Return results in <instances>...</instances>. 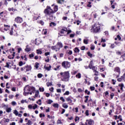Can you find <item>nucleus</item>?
Listing matches in <instances>:
<instances>
[{
  "mask_svg": "<svg viewBox=\"0 0 125 125\" xmlns=\"http://www.w3.org/2000/svg\"><path fill=\"white\" fill-rule=\"evenodd\" d=\"M29 56L30 58H33V57H34V54L32 53L31 54H29Z\"/></svg>",
  "mask_w": 125,
  "mask_h": 125,
  "instance_id": "052dcab7",
  "label": "nucleus"
},
{
  "mask_svg": "<svg viewBox=\"0 0 125 125\" xmlns=\"http://www.w3.org/2000/svg\"><path fill=\"white\" fill-rule=\"evenodd\" d=\"M57 11H58V6L56 5L54 7V11L53 10V13H56Z\"/></svg>",
  "mask_w": 125,
  "mask_h": 125,
  "instance_id": "9d476101",
  "label": "nucleus"
},
{
  "mask_svg": "<svg viewBox=\"0 0 125 125\" xmlns=\"http://www.w3.org/2000/svg\"><path fill=\"white\" fill-rule=\"evenodd\" d=\"M37 103L39 104V105H42V100H39L37 102Z\"/></svg>",
  "mask_w": 125,
  "mask_h": 125,
  "instance_id": "2f4dec72",
  "label": "nucleus"
},
{
  "mask_svg": "<svg viewBox=\"0 0 125 125\" xmlns=\"http://www.w3.org/2000/svg\"><path fill=\"white\" fill-rule=\"evenodd\" d=\"M115 71L117 72V73H121V69H120V68L118 67H116L115 68Z\"/></svg>",
  "mask_w": 125,
  "mask_h": 125,
  "instance_id": "f3484780",
  "label": "nucleus"
},
{
  "mask_svg": "<svg viewBox=\"0 0 125 125\" xmlns=\"http://www.w3.org/2000/svg\"><path fill=\"white\" fill-rule=\"evenodd\" d=\"M119 86H120V89L121 90H123V89L124 88V84H119Z\"/></svg>",
  "mask_w": 125,
  "mask_h": 125,
  "instance_id": "e433bc0d",
  "label": "nucleus"
},
{
  "mask_svg": "<svg viewBox=\"0 0 125 125\" xmlns=\"http://www.w3.org/2000/svg\"><path fill=\"white\" fill-rule=\"evenodd\" d=\"M66 101H68L69 102V101H71V102H72V100H71V98L70 97H68L66 98Z\"/></svg>",
  "mask_w": 125,
  "mask_h": 125,
  "instance_id": "6e6d98bb",
  "label": "nucleus"
},
{
  "mask_svg": "<svg viewBox=\"0 0 125 125\" xmlns=\"http://www.w3.org/2000/svg\"><path fill=\"white\" fill-rule=\"evenodd\" d=\"M44 68L47 71H50V69H51V65H49V67L44 66Z\"/></svg>",
  "mask_w": 125,
  "mask_h": 125,
  "instance_id": "2eb2a0df",
  "label": "nucleus"
},
{
  "mask_svg": "<svg viewBox=\"0 0 125 125\" xmlns=\"http://www.w3.org/2000/svg\"><path fill=\"white\" fill-rule=\"evenodd\" d=\"M117 39H118L119 41H121V40H122V38L120 35H117Z\"/></svg>",
  "mask_w": 125,
  "mask_h": 125,
  "instance_id": "4d7b16f0",
  "label": "nucleus"
},
{
  "mask_svg": "<svg viewBox=\"0 0 125 125\" xmlns=\"http://www.w3.org/2000/svg\"><path fill=\"white\" fill-rule=\"evenodd\" d=\"M44 13L45 14V16L48 15L50 20H53V10L51 9L50 6H47L46 9L44 10Z\"/></svg>",
  "mask_w": 125,
  "mask_h": 125,
  "instance_id": "f257e3e1",
  "label": "nucleus"
},
{
  "mask_svg": "<svg viewBox=\"0 0 125 125\" xmlns=\"http://www.w3.org/2000/svg\"><path fill=\"white\" fill-rule=\"evenodd\" d=\"M68 54L69 55H72V54H73V51H72V50H68Z\"/></svg>",
  "mask_w": 125,
  "mask_h": 125,
  "instance_id": "79ce46f5",
  "label": "nucleus"
},
{
  "mask_svg": "<svg viewBox=\"0 0 125 125\" xmlns=\"http://www.w3.org/2000/svg\"><path fill=\"white\" fill-rule=\"evenodd\" d=\"M104 83H103V82H101V83H100V85H101V87H103L104 86Z\"/></svg>",
  "mask_w": 125,
  "mask_h": 125,
  "instance_id": "0e129e2a",
  "label": "nucleus"
},
{
  "mask_svg": "<svg viewBox=\"0 0 125 125\" xmlns=\"http://www.w3.org/2000/svg\"><path fill=\"white\" fill-rule=\"evenodd\" d=\"M93 17L94 18H96L97 17V14H96V13H94L93 14Z\"/></svg>",
  "mask_w": 125,
  "mask_h": 125,
  "instance_id": "13d9d810",
  "label": "nucleus"
},
{
  "mask_svg": "<svg viewBox=\"0 0 125 125\" xmlns=\"http://www.w3.org/2000/svg\"><path fill=\"white\" fill-rule=\"evenodd\" d=\"M53 107H54V108H57V109H58V108H59V104H54L53 105Z\"/></svg>",
  "mask_w": 125,
  "mask_h": 125,
  "instance_id": "a211bd4d",
  "label": "nucleus"
},
{
  "mask_svg": "<svg viewBox=\"0 0 125 125\" xmlns=\"http://www.w3.org/2000/svg\"><path fill=\"white\" fill-rule=\"evenodd\" d=\"M56 45L57 46V45L59 46V48H58V50H60V49L63 47V44L61 42H58L57 43Z\"/></svg>",
  "mask_w": 125,
  "mask_h": 125,
  "instance_id": "0eeeda50",
  "label": "nucleus"
},
{
  "mask_svg": "<svg viewBox=\"0 0 125 125\" xmlns=\"http://www.w3.org/2000/svg\"><path fill=\"white\" fill-rule=\"evenodd\" d=\"M42 74L39 73L38 74V77L40 79H41V78H42Z\"/></svg>",
  "mask_w": 125,
  "mask_h": 125,
  "instance_id": "603ef678",
  "label": "nucleus"
},
{
  "mask_svg": "<svg viewBox=\"0 0 125 125\" xmlns=\"http://www.w3.org/2000/svg\"><path fill=\"white\" fill-rule=\"evenodd\" d=\"M100 30H101L100 24L95 23L94 25H92V27L91 29V33H93V34L98 33L99 32H100Z\"/></svg>",
  "mask_w": 125,
  "mask_h": 125,
  "instance_id": "20e7f679",
  "label": "nucleus"
},
{
  "mask_svg": "<svg viewBox=\"0 0 125 125\" xmlns=\"http://www.w3.org/2000/svg\"><path fill=\"white\" fill-rule=\"evenodd\" d=\"M76 78H78V79H81L82 75H81V73H79L76 75Z\"/></svg>",
  "mask_w": 125,
  "mask_h": 125,
  "instance_id": "5701e85b",
  "label": "nucleus"
},
{
  "mask_svg": "<svg viewBox=\"0 0 125 125\" xmlns=\"http://www.w3.org/2000/svg\"><path fill=\"white\" fill-rule=\"evenodd\" d=\"M33 110H36V108H38V104H35L34 106H32Z\"/></svg>",
  "mask_w": 125,
  "mask_h": 125,
  "instance_id": "4c0bfd02",
  "label": "nucleus"
},
{
  "mask_svg": "<svg viewBox=\"0 0 125 125\" xmlns=\"http://www.w3.org/2000/svg\"><path fill=\"white\" fill-rule=\"evenodd\" d=\"M87 121H88V125H92V120H89V121L86 120V122H87Z\"/></svg>",
  "mask_w": 125,
  "mask_h": 125,
  "instance_id": "c85d7f7f",
  "label": "nucleus"
},
{
  "mask_svg": "<svg viewBox=\"0 0 125 125\" xmlns=\"http://www.w3.org/2000/svg\"><path fill=\"white\" fill-rule=\"evenodd\" d=\"M57 2L59 4H62L64 2V0H58Z\"/></svg>",
  "mask_w": 125,
  "mask_h": 125,
  "instance_id": "6ab92c4d",
  "label": "nucleus"
},
{
  "mask_svg": "<svg viewBox=\"0 0 125 125\" xmlns=\"http://www.w3.org/2000/svg\"><path fill=\"white\" fill-rule=\"evenodd\" d=\"M62 66L64 69H68V68H70V67L71 66V64H70V62H69L64 61L62 63Z\"/></svg>",
  "mask_w": 125,
  "mask_h": 125,
  "instance_id": "39448f33",
  "label": "nucleus"
},
{
  "mask_svg": "<svg viewBox=\"0 0 125 125\" xmlns=\"http://www.w3.org/2000/svg\"><path fill=\"white\" fill-rule=\"evenodd\" d=\"M39 65H40V63H39V62H36L35 67L36 68V69H38V68H39Z\"/></svg>",
  "mask_w": 125,
  "mask_h": 125,
  "instance_id": "37998d69",
  "label": "nucleus"
},
{
  "mask_svg": "<svg viewBox=\"0 0 125 125\" xmlns=\"http://www.w3.org/2000/svg\"><path fill=\"white\" fill-rule=\"evenodd\" d=\"M58 48H57V45L56 46H52L51 47V49L53 50H55V49H58Z\"/></svg>",
  "mask_w": 125,
  "mask_h": 125,
  "instance_id": "b1692460",
  "label": "nucleus"
},
{
  "mask_svg": "<svg viewBox=\"0 0 125 125\" xmlns=\"http://www.w3.org/2000/svg\"><path fill=\"white\" fill-rule=\"evenodd\" d=\"M87 54L88 56H89V57H90V58H91V57H92V54H91L90 53V52H88L87 53Z\"/></svg>",
  "mask_w": 125,
  "mask_h": 125,
  "instance_id": "bb28decb",
  "label": "nucleus"
},
{
  "mask_svg": "<svg viewBox=\"0 0 125 125\" xmlns=\"http://www.w3.org/2000/svg\"><path fill=\"white\" fill-rule=\"evenodd\" d=\"M19 66L21 67V66H23V62L21 61L19 62Z\"/></svg>",
  "mask_w": 125,
  "mask_h": 125,
  "instance_id": "864d4df0",
  "label": "nucleus"
},
{
  "mask_svg": "<svg viewBox=\"0 0 125 125\" xmlns=\"http://www.w3.org/2000/svg\"><path fill=\"white\" fill-rule=\"evenodd\" d=\"M60 100L62 101V102H65V99H64V98L63 97H61L60 98Z\"/></svg>",
  "mask_w": 125,
  "mask_h": 125,
  "instance_id": "3c124183",
  "label": "nucleus"
},
{
  "mask_svg": "<svg viewBox=\"0 0 125 125\" xmlns=\"http://www.w3.org/2000/svg\"><path fill=\"white\" fill-rule=\"evenodd\" d=\"M12 110V109H11V107H8V106H6V112H7V113H10Z\"/></svg>",
  "mask_w": 125,
  "mask_h": 125,
  "instance_id": "f8f14e48",
  "label": "nucleus"
},
{
  "mask_svg": "<svg viewBox=\"0 0 125 125\" xmlns=\"http://www.w3.org/2000/svg\"><path fill=\"white\" fill-rule=\"evenodd\" d=\"M11 104H12V105L13 106H15L17 104H16V102L13 101V102H12Z\"/></svg>",
  "mask_w": 125,
  "mask_h": 125,
  "instance_id": "de8ad7c7",
  "label": "nucleus"
},
{
  "mask_svg": "<svg viewBox=\"0 0 125 125\" xmlns=\"http://www.w3.org/2000/svg\"><path fill=\"white\" fill-rule=\"evenodd\" d=\"M27 125H32V121L31 120H28V122L26 123Z\"/></svg>",
  "mask_w": 125,
  "mask_h": 125,
  "instance_id": "58836bf2",
  "label": "nucleus"
},
{
  "mask_svg": "<svg viewBox=\"0 0 125 125\" xmlns=\"http://www.w3.org/2000/svg\"><path fill=\"white\" fill-rule=\"evenodd\" d=\"M91 2H88L87 6L88 7H91Z\"/></svg>",
  "mask_w": 125,
  "mask_h": 125,
  "instance_id": "8fccbe9b",
  "label": "nucleus"
},
{
  "mask_svg": "<svg viewBox=\"0 0 125 125\" xmlns=\"http://www.w3.org/2000/svg\"><path fill=\"white\" fill-rule=\"evenodd\" d=\"M4 122L5 123H9V119H5Z\"/></svg>",
  "mask_w": 125,
  "mask_h": 125,
  "instance_id": "69168bd1",
  "label": "nucleus"
},
{
  "mask_svg": "<svg viewBox=\"0 0 125 125\" xmlns=\"http://www.w3.org/2000/svg\"><path fill=\"white\" fill-rule=\"evenodd\" d=\"M74 52H75V53H79V52H80V49H79V48L78 47H76L74 49Z\"/></svg>",
  "mask_w": 125,
  "mask_h": 125,
  "instance_id": "dca6fc26",
  "label": "nucleus"
},
{
  "mask_svg": "<svg viewBox=\"0 0 125 125\" xmlns=\"http://www.w3.org/2000/svg\"><path fill=\"white\" fill-rule=\"evenodd\" d=\"M63 108H64V109H67L68 108V105L66 104H62Z\"/></svg>",
  "mask_w": 125,
  "mask_h": 125,
  "instance_id": "c756f323",
  "label": "nucleus"
},
{
  "mask_svg": "<svg viewBox=\"0 0 125 125\" xmlns=\"http://www.w3.org/2000/svg\"><path fill=\"white\" fill-rule=\"evenodd\" d=\"M39 93L40 92L39 91V90L36 91L35 95V97H38V96H39Z\"/></svg>",
  "mask_w": 125,
  "mask_h": 125,
  "instance_id": "a878e982",
  "label": "nucleus"
},
{
  "mask_svg": "<svg viewBox=\"0 0 125 125\" xmlns=\"http://www.w3.org/2000/svg\"><path fill=\"white\" fill-rule=\"evenodd\" d=\"M88 97H89V96H85V98L86 99L84 101L85 103H87V101H88Z\"/></svg>",
  "mask_w": 125,
  "mask_h": 125,
  "instance_id": "393cba45",
  "label": "nucleus"
},
{
  "mask_svg": "<svg viewBox=\"0 0 125 125\" xmlns=\"http://www.w3.org/2000/svg\"><path fill=\"white\" fill-rule=\"evenodd\" d=\"M6 65L5 66L6 68H9V64H11L10 62H6Z\"/></svg>",
  "mask_w": 125,
  "mask_h": 125,
  "instance_id": "c9c22d12",
  "label": "nucleus"
},
{
  "mask_svg": "<svg viewBox=\"0 0 125 125\" xmlns=\"http://www.w3.org/2000/svg\"><path fill=\"white\" fill-rule=\"evenodd\" d=\"M22 27L23 28H26V27H27V23L26 22H23L22 24Z\"/></svg>",
  "mask_w": 125,
  "mask_h": 125,
  "instance_id": "cd10ccee",
  "label": "nucleus"
},
{
  "mask_svg": "<svg viewBox=\"0 0 125 125\" xmlns=\"http://www.w3.org/2000/svg\"><path fill=\"white\" fill-rule=\"evenodd\" d=\"M70 94V92H69V91H66L64 94V95H69V94Z\"/></svg>",
  "mask_w": 125,
  "mask_h": 125,
  "instance_id": "c03bdc74",
  "label": "nucleus"
},
{
  "mask_svg": "<svg viewBox=\"0 0 125 125\" xmlns=\"http://www.w3.org/2000/svg\"><path fill=\"white\" fill-rule=\"evenodd\" d=\"M56 26V23L54 22H51L50 23V27H55Z\"/></svg>",
  "mask_w": 125,
  "mask_h": 125,
  "instance_id": "4468645a",
  "label": "nucleus"
},
{
  "mask_svg": "<svg viewBox=\"0 0 125 125\" xmlns=\"http://www.w3.org/2000/svg\"><path fill=\"white\" fill-rule=\"evenodd\" d=\"M90 89L91 90V91H92L95 89V87L94 86H90Z\"/></svg>",
  "mask_w": 125,
  "mask_h": 125,
  "instance_id": "a18cd8bd",
  "label": "nucleus"
},
{
  "mask_svg": "<svg viewBox=\"0 0 125 125\" xmlns=\"http://www.w3.org/2000/svg\"><path fill=\"white\" fill-rule=\"evenodd\" d=\"M37 54H42V51L41 50H37Z\"/></svg>",
  "mask_w": 125,
  "mask_h": 125,
  "instance_id": "ea45409f",
  "label": "nucleus"
},
{
  "mask_svg": "<svg viewBox=\"0 0 125 125\" xmlns=\"http://www.w3.org/2000/svg\"><path fill=\"white\" fill-rule=\"evenodd\" d=\"M83 43H84L85 44H88V40L84 39Z\"/></svg>",
  "mask_w": 125,
  "mask_h": 125,
  "instance_id": "4be33fe9",
  "label": "nucleus"
},
{
  "mask_svg": "<svg viewBox=\"0 0 125 125\" xmlns=\"http://www.w3.org/2000/svg\"><path fill=\"white\" fill-rule=\"evenodd\" d=\"M112 82L113 84H116V82H117V81L114 79H112Z\"/></svg>",
  "mask_w": 125,
  "mask_h": 125,
  "instance_id": "e2e57ef3",
  "label": "nucleus"
},
{
  "mask_svg": "<svg viewBox=\"0 0 125 125\" xmlns=\"http://www.w3.org/2000/svg\"><path fill=\"white\" fill-rule=\"evenodd\" d=\"M13 114H15L16 116H18L19 112H18L17 110L15 109L14 110Z\"/></svg>",
  "mask_w": 125,
  "mask_h": 125,
  "instance_id": "aec40b11",
  "label": "nucleus"
},
{
  "mask_svg": "<svg viewBox=\"0 0 125 125\" xmlns=\"http://www.w3.org/2000/svg\"><path fill=\"white\" fill-rule=\"evenodd\" d=\"M23 90V95H24V96H26L27 95H28L29 92L31 90H32L33 92H35V91H36V88L31 86H29V85H27L24 87Z\"/></svg>",
  "mask_w": 125,
  "mask_h": 125,
  "instance_id": "7ed1b4c3",
  "label": "nucleus"
},
{
  "mask_svg": "<svg viewBox=\"0 0 125 125\" xmlns=\"http://www.w3.org/2000/svg\"><path fill=\"white\" fill-rule=\"evenodd\" d=\"M31 50L32 49L31 48V47H29V45H27L25 49V51L26 52H30V51H31Z\"/></svg>",
  "mask_w": 125,
  "mask_h": 125,
  "instance_id": "6e6552de",
  "label": "nucleus"
},
{
  "mask_svg": "<svg viewBox=\"0 0 125 125\" xmlns=\"http://www.w3.org/2000/svg\"><path fill=\"white\" fill-rule=\"evenodd\" d=\"M104 33L105 34V36L106 37L109 35V32L107 31H105Z\"/></svg>",
  "mask_w": 125,
  "mask_h": 125,
  "instance_id": "09e8293b",
  "label": "nucleus"
},
{
  "mask_svg": "<svg viewBox=\"0 0 125 125\" xmlns=\"http://www.w3.org/2000/svg\"><path fill=\"white\" fill-rule=\"evenodd\" d=\"M15 22L17 23H22L23 21V19L19 17H17L15 20Z\"/></svg>",
  "mask_w": 125,
  "mask_h": 125,
  "instance_id": "423d86ee",
  "label": "nucleus"
},
{
  "mask_svg": "<svg viewBox=\"0 0 125 125\" xmlns=\"http://www.w3.org/2000/svg\"><path fill=\"white\" fill-rule=\"evenodd\" d=\"M88 113H89L88 110H86V111H85V113L86 116H89V114Z\"/></svg>",
  "mask_w": 125,
  "mask_h": 125,
  "instance_id": "5fc2aeb1",
  "label": "nucleus"
},
{
  "mask_svg": "<svg viewBox=\"0 0 125 125\" xmlns=\"http://www.w3.org/2000/svg\"><path fill=\"white\" fill-rule=\"evenodd\" d=\"M39 90L41 92H43V91H44V88L43 87H40Z\"/></svg>",
  "mask_w": 125,
  "mask_h": 125,
  "instance_id": "7c9ffc66",
  "label": "nucleus"
},
{
  "mask_svg": "<svg viewBox=\"0 0 125 125\" xmlns=\"http://www.w3.org/2000/svg\"><path fill=\"white\" fill-rule=\"evenodd\" d=\"M57 124L58 125H62V122H61V120H58L57 121Z\"/></svg>",
  "mask_w": 125,
  "mask_h": 125,
  "instance_id": "a19ab883",
  "label": "nucleus"
},
{
  "mask_svg": "<svg viewBox=\"0 0 125 125\" xmlns=\"http://www.w3.org/2000/svg\"><path fill=\"white\" fill-rule=\"evenodd\" d=\"M93 66V62L92 61L90 62L88 67L89 69H91V67Z\"/></svg>",
  "mask_w": 125,
  "mask_h": 125,
  "instance_id": "ddd939ff",
  "label": "nucleus"
},
{
  "mask_svg": "<svg viewBox=\"0 0 125 125\" xmlns=\"http://www.w3.org/2000/svg\"><path fill=\"white\" fill-rule=\"evenodd\" d=\"M38 23H39V24H41L42 25H43V24H44V22H43V21H38Z\"/></svg>",
  "mask_w": 125,
  "mask_h": 125,
  "instance_id": "473e14b6",
  "label": "nucleus"
},
{
  "mask_svg": "<svg viewBox=\"0 0 125 125\" xmlns=\"http://www.w3.org/2000/svg\"><path fill=\"white\" fill-rule=\"evenodd\" d=\"M61 80L62 82H69L70 80V73L69 71H65L64 72H61Z\"/></svg>",
  "mask_w": 125,
  "mask_h": 125,
  "instance_id": "f03ea898",
  "label": "nucleus"
},
{
  "mask_svg": "<svg viewBox=\"0 0 125 125\" xmlns=\"http://www.w3.org/2000/svg\"><path fill=\"white\" fill-rule=\"evenodd\" d=\"M21 71H25L26 70V66L23 67H21Z\"/></svg>",
  "mask_w": 125,
  "mask_h": 125,
  "instance_id": "680f3d73",
  "label": "nucleus"
},
{
  "mask_svg": "<svg viewBox=\"0 0 125 125\" xmlns=\"http://www.w3.org/2000/svg\"><path fill=\"white\" fill-rule=\"evenodd\" d=\"M25 67L26 72H29V71H31V70H32V66L31 65H27Z\"/></svg>",
  "mask_w": 125,
  "mask_h": 125,
  "instance_id": "1a4fd4ad",
  "label": "nucleus"
},
{
  "mask_svg": "<svg viewBox=\"0 0 125 125\" xmlns=\"http://www.w3.org/2000/svg\"><path fill=\"white\" fill-rule=\"evenodd\" d=\"M81 50H84L85 49V46H83L81 47Z\"/></svg>",
  "mask_w": 125,
  "mask_h": 125,
  "instance_id": "bf43d9fd",
  "label": "nucleus"
},
{
  "mask_svg": "<svg viewBox=\"0 0 125 125\" xmlns=\"http://www.w3.org/2000/svg\"><path fill=\"white\" fill-rule=\"evenodd\" d=\"M54 90V88H53V87H52L49 89L50 91H51L52 92H53Z\"/></svg>",
  "mask_w": 125,
  "mask_h": 125,
  "instance_id": "338daca9",
  "label": "nucleus"
},
{
  "mask_svg": "<svg viewBox=\"0 0 125 125\" xmlns=\"http://www.w3.org/2000/svg\"><path fill=\"white\" fill-rule=\"evenodd\" d=\"M64 32H67V28H63L60 31V34H64Z\"/></svg>",
  "mask_w": 125,
  "mask_h": 125,
  "instance_id": "9b49d317",
  "label": "nucleus"
},
{
  "mask_svg": "<svg viewBox=\"0 0 125 125\" xmlns=\"http://www.w3.org/2000/svg\"><path fill=\"white\" fill-rule=\"evenodd\" d=\"M85 93H86L87 95H89V94H90V91L87 90V89H86L85 90Z\"/></svg>",
  "mask_w": 125,
  "mask_h": 125,
  "instance_id": "f704fd0d",
  "label": "nucleus"
},
{
  "mask_svg": "<svg viewBox=\"0 0 125 125\" xmlns=\"http://www.w3.org/2000/svg\"><path fill=\"white\" fill-rule=\"evenodd\" d=\"M78 121H80V118L76 116V118L75 119V122H78Z\"/></svg>",
  "mask_w": 125,
  "mask_h": 125,
  "instance_id": "49530a36",
  "label": "nucleus"
},
{
  "mask_svg": "<svg viewBox=\"0 0 125 125\" xmlns=\"http://www.w3.org/2000/svg\"><path fill=\"white\" fill-rule=\"evenodd\" d=\"M46 84L47 86H51V85H52V83L47 82Z\"/></svg>",
  "mask_w": 125,
  "mask_h": 125,
  "instance_id": "72a5a7b5",
  "label": "nucleus"
},
{
  "mask_svg": "<svg viewBox=\"0 0 125 125\" xmlns=\"http://www.w3.org/2000/svg\"><path fill=\"white\" fill-rule=\"evenodd\" d=\"M57 92H58L59 93H61V89H57Z\"/></svg>",
  "mask_w": 125,
  "mask_h": 125,
  "instance_id": "774afa93",
  "label": "nucleus"
},
{
  "mask_svg": "<svg viewBox=\"0 0 125 125\" xmlns=\"http://www.w3.org/2000/svg\"><path fill=\"white\" fill-rule=\"evenodd\" d=\"M47 104H51V103H53V101L52 100H48L46 101Z\"/></svg>",
  "mask_w": 125,
  "mask_h": 125,
  "instance_id": "412c9836",
  "label": "nucleus"
}]
</instances>
